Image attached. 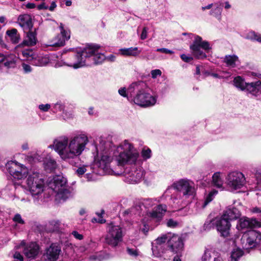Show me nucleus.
<instances>
[{"instance_id":"obj_1","label":"nucleus","mask_w":261,"mask_h":261,"mask_svg":"<svg viewBox=\"0 0 261 261\" xmlns=\"http://www.w3.org/2000/svg\"><path fill=\"white\" fill-rule=\"evenodd\" d=\"M88 142L87 136L80 134L70 138L66 136L59 137L50 146L57 152L61 160L72 164L73 160L83 153Z\"/></svg>"},{"instance_id":"obj_2","label":"nucleus","mask_w":261,"mask_h":261,"mask_svg":"<svg viewBox=\"0 0 261 261\" xmlns=\"http://www.w3.org/2000/svg\"><path fill=\"white\" fill-rule=\"evenodd\" d=\"M98 141V144L95 145L96 155L93 165L94 172L98 174L109 173L110 164L113 160L110 151L111 143L103 138H100Z\"/></svg>"},{"instance_id":"obj_3","label":"nucleus","mask_w":261,"mask_h":261,"mask_svg":"<svg viewBox=\"0 0 261 261\" xmlns=\"http://www.w3.org/2000/svg\"><path fill=\"white\" fill-rule=\"evenodd\" d=\"M146 84L142 81L132 83L128 88L131 100L141 107H147L154 106L156 102V97L150 95Z\"/></svg>"},{"instance_id":"obj_4","label":"nucleus","mask_w":261,"mask_h":261,"mask_svg":"<svg viewBox=\"0 0 261 261\" xmlns=\"http://www.w3.org/2000/svg\"><path fill=\"white\" fill-rule=\"evenodd\" d=\"M113 151V158L119 165L136 164L139 156L137 149L127 140L121 143Z\"/></svg>"},{"instance_id":"obj_5","label":"nucleus","mask_w":261,"mask_h":261,"mask_svg":"<svg viewBox=\"0 0 261 261\" xmlns=\"http://www.w3.org/2000/svg\"><path fill=\"white\" fill-rule=\"evenodd\" d=\"M94 50V47L85 46L80 53L69 57L64 64L74 69L89 66L90 63L87 62V59H89Z\"/></svg>"},{"instance_id":"obj_6","label":"nucleus","mask_w":261,"mask_h":261,"mask_svg":"<svg viewBox=\"0 0 261 261\" xmlns=\"http://www.w3.org/2000/svg\"><path fill=\"white\" fill-rule=\"evenodd\" d=\"M27 188L32 196L39 195L44 190V181L38 171H31L26 179Z\"/></svg>"},{"instance_id":"obj_7","label":"nucleus","mask_w":261,"mask_h":261,"mask_svg":"<svg viewBox=\"0 0 261 261\" xmlns=\"http://www.w3.org/2000/svg\"><path fill=\"white\" fill-rule=\"evenodd\" d=\"M49 186L60 198L65 199L70 195L69 190L67 189V179L62 175L54 176L49 183Z\"/></svg>"},{"instance_id":"obj_8","label":"nucleus","mask_w":261,"mask_h":261,"mask_svg":"<svg viewBox=\"0 0 261 261\" xmlns=\"http://www.w3.org/2000/svg\"><path fill=\"white\" fill-rule=\"evenodd\" d=\"M123 236L122 228L119 225L111 223L108 225L105 242L112 247H116L122 241Z\"/></svg>"},{"instance_id":"obj_9","label":"nucleus","mask_w":261,"mask_h":261,"mask_svg":"<svg viewBox=\"0 0 261 261\" xmlns=\"http://www.w3.org/2000/svg\"><path fill=\"white\" fill-rule=\"evenodd\" d=\"M241 242L245 249L256 247L261 245V233L255 230H250L243 235Z\"/></svg>"},{"instance_id":"obj_10","label":"nucleus","mask_w":261,"mask_h":261,"mask_svg":"<svg viewBox=\"0 0 261 261\" xmlns=\"http://www.w3.org/2000/svg\"><path fill=\"white\" fill-rule=\"evenodd\" d=\"M226 184L231 190H236L243 187L246 182L244 175L241 172L233 171L227 176Z\"/></svg>"},{"instance_id":"obj_11","label":"nucleus","mask_w":261,"mask_h":261,"mask_svg":"<svg viewBox=\"0 0 261 261\" xmlns=\"http://www.w3.org/2000/svg\"><path fill=\"white\" fill-rule=\"evenodd\" d=\"M172 187L175 190L182 192L186 198L191 196L192 198L194 191V182L185 178L179 179L173 184Z\"/></svg>"},{"instance_id":"obj_12","label":"nucleus","mask_w":261,"mask_h":261,"mask_svg":"<svg viewBox=\"0 0 261 261\" xmlns=\"http://www.w3.org/2000/svg\"><path fill=\"white\" fill-rule=\"evenodd\" d=\"M171 237L170 234H163L158 237L152 243V251L153 255L156 257H160L167 254V250L163 247V245L168 241Z\"/></svg>"},{"instance_id":"obj_13","label":"nucleus","mask_w":261,"mask_h":261,"mask_svg":"<svg viewBox=\"0 0 261 261\" xmlns=\"http://www.w3.org/2000/svg\"><path fill=\"white\" fill-rule=\"evenodd\" d=\"M184 249V243L182 239L176 234H172L168 241L166 250L167 254L170 252L172 254L180 255Z\"/></svg>"},{"instance_id":"obj_14","label":"nucleus","mask_w":261,"mask_h":261,"mask_svg":"<svg viewBox=\"0 0 261 261\" xmlns=\"http://www.w3.org/2000/svg\"><path fill=\"white\" fill-rule=\"evenodd\" d=\"M144 174V171L142 168L133 166L125 171V180L130 184H136L141 181Z\"/></svg>"},{"instance_id":"obj_15","label":"nucleus","mask_w":261,"mask_h":261,"mask_svg":"<svg viewBox=\"0 0 261 261\" xmlns=\"http://www.w3.org/2000/svg\"><path fill=\"white\" fill-rule=\"evenodd\" d=\"M60 33L58 34L54 38L50 40L48 45L50 46H63L65 45V42L70 38V32L68 29H65L64 25L61 23L59 26Z\"/></svg>"},{"instance_id":"obj_16","label":"nucleus","mask_w":261,"mask_h":261,"mask_svg":"<svg viewBox=\"0 0 261 261\" xmlns=\"http://www.w3.org/2000/svg\"><path fill=\"white\" fill-rule=\"evenodd\" d=\"M7 167L10 174L17 179L23 178L29 174L28 170L24 166L16 162L8 163Z\"/></svg>"},{"instance_id":"obj_17","label":"nucleus","mask_w":261,"mask_h":261,"mask_svg":"<svg viewBox=\"0 0 261 261\" xmlns=\"http://www.w3.org/2000/svg\"><path fill=\"white\" fill-rule=\"evenodd\" d=\"M261 227V223L255 219L242 218L239 219L237 225L238 230H245L248 228H259Z\"/></svg>"},{"instance_id":"obj_18","label":"nucleus","mask_w":261,"mask_h":261,"mask_svg":"<svg viewBox=\"0 0 261 261\" xmlns=\"http://www.w3.org/2000/svg\"><path fill=\"white\" fill-rule=\"evenodd\" d=\"M167 211V206L165 204H160L154 207L152 211L147 213V216L152 220L159 223Z\"/></svg>"},{"instance_id":"obj_19","label":"nucleus","mask_w":261,"mask_h":261,"mask_svg":"<svg viewBox=\"0 0 261 261\" xmlns=\"http://www.w3.org/2000/svg\"><path fill=\"white\" fill-rule=\"evenodd\" d=\"M209 43L203 40L202 38L197 36V59L205 58L206 53H208L211 49Z\"/></svg>"},{"instance_id":"obj_20","label":"nucleus","mask_w":261,"mask_h":261,"mask_svg":"<svg viewBox=\"0 0 261 261\" xmlns=\"http://www.w3.org/2000/svg\"><path fill=\"white\" fill-rule=\"evenodd\" d=\"M216 225L217 230L220 232L222 236L227 237L229 236L231 226L229 221L221 216L216 220Z\"/></svg>"},{"instance_id":"obj_21","label":"nucleus","mask_w":261,"mask_h":261,"mask_svg":"<svg viewBox=\"0 0 261 261\" xmlns=\"http://www.w3.org/2000/svg\"><path fill=\"white\" fill-rule=\"evenodd\" d=\"M86 46H92L95 48V50L93 53H92V55L90 56L89 59H87V62H89L90 63L89 66L92 64H101L105 60H106V56L105 55L98 52L99 46L95 44H88Z\"/></svg>"},{"instance_id":"obj_22","label":"nucleus","mask_w":261,"mask_h":261,"mask_svg":"<svg viewBox=\"0 0 261 261\" xmlns=\"http://www.w3.org/2000/svg\"><path fill=\"white\" fill-rule=\"evenodd\" d=\"M61 251V248L56 244H52L46 249L44 256L48 261H56Z\"/></svg>"},{"instance_id":"obj_23","label":"nucleus","mask_w":261,"mask_h":261,"mask_svg":"<svg viewBox=\"0 0 261 261\" xmlns=\"http://www.w3.org/2000/svg\"><path fill=\"white\" fill-rule=\"evenodd\" d=\"M21 246L24 247L23 253L29 258H34L39 253V246L35 243L32 242L24 246V243L22 242Z\"/></svg>"},{"instance_id":"obj_24","label":"nucleus","mask_w":261,"mask_h":261,"mask_svg":"<svg viewBox=\"0 0 261 261\" xmlns=\"http://www.w3.org/2000/svg\"><path fill=\"white\" fill-rule=\"evenodd\" d=\"M26 36L24 37L23 42L16 47V49L18 51L19 49L24 46H32L36 44L37 39L36 34L31 31L25 32Z\"/></svg>"},{"instance_id":"obj_25","label":"nucleus","mask_w":261,"mask_h":261,"mask_svg":"<svg viewBox=\"0 0 261 261\" xmlns=\"http://www.w3.org/2000/svg\"><path fill=\"white\" fill-rule=\"evenodd\" d=\"M17 23L24 32L32 30L33 25L31 16L27 14L20 15L17 18Z\"/></svg>"},{"instance_id":"obj_26","label":"nucleus","mask_w":261,"mask_h":261,"mask_svg":"<svg viewBox=\"0 0 261 261\" xmlns=\"http://www.w3.org/2000/svg\"><path fill=\"white\" fill-rule=\"evenodd\" d=\"M240 216V212L237 208L229 207L225 211L222 216L230 222L231 220L239 218Z\"/></svg>"},{"instance_id":"obj_27","label":"nucleus","mask_w":261,"mask_h":261,"mask_svg":"<svg viewBox=\"0 0 261 261\" xmlns=\"http://www.w3.org/2000/svg\"><path fill=\"white\" fill-rule=\"evenodd\" d=\"M119 51L121 55L127 57H137L141 53L137 47L121 48Z\"/></svg>"},{"instance_id":"obj_28","label":"nucleus","mask_w":261,"mask_h":261,"mask_svg":"<svg viewBox=\"0 0 261 261\" xmlns=\"http://www.w3.org/2000/svg\"><path fill=\"white\" fill-rule=\"evenodd\" d=\"M49 62V59L48 56H36L32 57V64L35 66H45Z\"/></svg>"},{"instance_id":"obj_29","label":"nucleus","mask_w":261,"mask_h":261,"mask_svg":"<svg viewBox=\"0 0 261 261\" xmlns=\"http://www.w3.org/2000/svg\"><path fill=\"white\" fill-rule=\"evenodd\" d=\"M6 33L12 43L16 44L19 42L20 36L16 29L13 28L11 30H8L6 31Z\"/></svg>"},{"instance_id":"obj_30","label":"nucleus","mask_w":261,"mask_h":261,"mask_svg":"<svg viewBox=\"0 0 261 261\" xmlns=\"http://www.w3.org/2000/svg\"><path fill=\"white\" fill-rule=\"evenodd\" d=\"M248 87L249 88V92L250 93L255 95L261 94V81H258L254 83H250Z\"/></svg>"},{"instance_id":"obj_31","label":"nucleus","mask_w":261,"mask_h":261,"mask_svg":"<svg viewBox=\"0 0 261 261\" xmlns=\"http://www.w3.org/2000/svg\"><path fill=\"white\" fill-rule=\"evenodd\" d=\"M233 83L237 88L242 91L246 90L249 92L248 86L249 85L250 83H246L241 76H238L235 77L233 80Z\"/></svg>"},{"instance_id":"obj_32","label":"nucleus","mask_w":261,"mask_h":261,"mask_svg":"<svg viewBox=\"0 0 261 261\" xmlns=\"http://www.w3.org/2000/svg\"><path fill=\"white\" fill-rule=\"evenodd\" d=\"M212 178V182L213 185L216 187L221 189L222 190L223 189V180L221 177V173L220 172H216L214 173Z\"/></svg>"},{"instance_id":"obj_33","label":"nucleus","mask_w":261,"mask_h":261,"mask_svg":"<svg viewBox=\"0 0 261 261\" xmlns=\"http://www.w3.org/2000/svg\"><path fill=\"white\" fill-rule=\"evenodd\" d=\"M4 59L2 62L4 63L5 66L10 68L14 67L15 64V57L13 55H4Z\"/></svg>"},{"instance_id":"obj_34","label":"nucleus","mask_w":261,"mask_h":261,"mask_svg":"<svg viewBox=\"0 0 261 261\" xmlns=\"http://www.w3.org/2000/svg\"><path fill=\"white\" fill-rule=\"evenodd\" d=\"M138 228L142 231L144 234H146L149 230V226L147 223V219L144 218L140 220V221L137 222Z\"/></svg>"},{"instance_id":"obj_35","label":"nucleus","mask_w":261,"mask_h":261,"mask_svg":"<svg viewBox=\"0 0 261 261\" xmlns=\"http://www.w3.org/2000/svg\"><path fill=\"white\" fill-rule=\"evenodd\" d=\"M238 60V57L236 55H227L225 57L224 62L228 66L234 67L236 62Z\"/></svg>"},{"instance_id":"obj_36","label":"nucleus","mask_w":261,"mask_h":261,"mask_svg":"<svg viewBox=\"0 0 261 261\" xmlns=\"http://www.w3.org/2000/svg\"><path fill=\"white\" fill-rule=\"evenodd\" d=\"M109 257L108 254L104 252L97 253L94 255H92L90 257L91 261H102L104 259H107Z\"/></svg>"},{"instance_id":"obj_37","label":"nucleus","mask_w":261,"mask_h":261,"mask_svg":"<svg viewBox=\"0 0 261 261\" xmlns=\"http://www.w3.org/2000/svg\"><path fill=\"white\" fill-rule=\"evenodd\" d=\"M44 166L46 170L51 171L56 168L57 163L54 160L47 159L45 161Z\"/></svg>"},{"instance_id":"obj_38","label":"nucleus","mask_w":261,"mask_h":261,"mask_svg":"<svg viewBox=\"0 0 261 261\" xmlns=\"http://www.w3.org/2000/svg\"><path fill=\"white\" fill-rule=\"evenodd\" d=\"M217 194V191L216 190L212 191L207 195L206 199L203 202H199L198 205H200L201 208H204L213 199L214 195Z\"/></svg>"},{"instance_id":"obj_39","label":"nucleus","mask_w":261,"mask_h":261,"mask_svg":"<svg viewBox=\"0 0 261 261\" xmlns=\"http://www.w3.org/2000/svg\"><path fill=\"white\" fill-rule=\"evenodd\" d=\"M243 251L240 249L237 248L233 249L231 253V261H238V259L243 256Z\"/></svg>"},{"instance_id":"obj_40","label":"nucleus","mask_w":261,"mask_h":261,"mask_svg":"<svg viewBox=\"0 0 261 261\" xmlns=\"http://www.w3.org/2000/svg\"><path fill=\"white\" fill-rule=\"evenodd\" d=\"M212 253L211 249L206 248L201 257L202 261H212Z\"/></svg>"},{"instance_id":"obj_41","label":"nucleus","mask_w":261,"mask_h":261,"mask_svg":"<svg viewBox=\"0 0 261 261\" xmlns=\"http://www.w3.org/2000/svg\"><path fill=\"white\" fill-rule=\"evenodd\" d=\"M141 155L144 160L150 159L151 156V150L148 148H144L141 151Z\"/></svg>"},{"instance_id":"obj_42","label":"nucleus","mask_w":261,"mask_h":261,"mask_svg":"<svg viewBox=\"0 0 261 261\" xmlns=\"http://www.w3.org/2000/svg\"><path fill=\"white\" fill-rule=\"evenodd\" d=\"M21 54L24 58L31 62L32 61V57H35V55H33V52L31 50H22Z\"/></svg>"},{"instance_id":"obj_43","label":"nucleus","mask_w":261,"mask_h":261,"mask_svg":"<svg viewBox=\"0 0 261 261\" xmlns=\"http://www.w3.org/2000/svg\"><path fill=\"white\" fill-rule=\"evenodd\" d=\"M180 222L178 221L175 220L173 219H170L167 220L166 225L168 227L171 228H175L178 226Z\"/></svg>"},{"instance_id":"obj_44","label":"nucleus","mask_w":261,"mask_h":261,"mask_svg":"<svg viewBox=\"0 0 261 261\" xmlns=\"http://www.w3.org/2000/svg\"><path fill=\"white\" fill-rule=\"evenodd\" d=\"M247 38L251 40H255L259 42H261V36L254 32H251L248 33Z\"/></svg>"},{"instance_id":"obj_45","label":"nucleus","mask_w":261,"mask_h":261,"mask_svg":"<svg viewBox=\"0 0 261 261\" xmlns=\"http://www.w3.org/2000/svg\"><path fill=\"white\" fill-rule=\"evenodd\" d=\"M118 93L122 96L124 97H127L128 100H131L130 94L128 93V90H127L126 92L125 88L123 87L119 89L118 90Z\"/></svg>"},{"instance_id":"obj_46","label":"nucleus","mask_w":261,"mask_h":261,"mask_svg":"<svg viewBox=\"0 0 261 261\" xmlns=\"http://www.w3.org/2000/svg\"><path fill=\"white\" fill-rule=\"evenodd\" d=\"M12 220L14 222L18 224H23L24 223V220L22 219L21 215L19 214L15 215Z\"/></svg>"},{"instance_id":"obj_47","label":"nucleus","mask_w":261,"mask_h":261,"mask_svg":"<svg viewBox=\"0 0 261 261\" xmlns=\"http://www.w3.org/2000/svg\"><path fill=\"white\" fill-rule=\"evenodd\" d=\"M103 212L100 213V214H97V215H98V218H94L92 219V222L93 223H95V222H98V223H99L100 224H102V223H105L106 222V220L105 219H103L102 218V215L103 214Z\"/></svg>"},{"instance_id":"obj_48","label":"nucleus","mask_w":261,"mask_h":261,"mask_svg":"<svg viewBox=\"0 0 261 261\" xmlns=\"http://www.w3.org/2000/svg\"><path fill=\"white\" fill-rule=\"evenodd\" d=\"M86 166H83L79 167L76 170L75 173L79 176H81L83 175L87 171Z\"/></svg>"},{"instance_id":"obj_49","label":"nucleus","mask_w":261,"mask_h":261,"mask_svg":"<svg viewBox=\"0 0 261 261\" xmlns=\"http://www.w3.org/2000/svg\"><path fill=\"white\" fill-rule=\"evenodd\" d=\"M162 73L161 70L158 69L152 70L150 72L151 77L153 79H156L158 76H161Z\"/></svg>"},{"instance_id":"obj_50","label":"nucleus","mask_w":261,"mask_h":261,"mask_svg":"<svg viewBox=\"0 0 261 261\" xmlns=\"http://www.w3.org/2000/svg\"><path fill=\"white\" fill-rule=\"evenodd\" d=\"M126 251L129 255L132 256L136 257L139 255L138 250L135 248H127Z\"/></svg>"},{"instance_id":"obj_51","label":"nucleus","mask_w":261,"mask_h":261,"mask_svg":"<svg viewBox=\"0 0 261 261\" xmlns=\"http://www.w3.org/2000/svg\"><path fill=\"white\" fill-rule=\"evenodd\" d=\"M39 109L43 112H47L50 108V105L49 104H41L38 107Z\"/></svg>"},{"instance_id":"obj_52","label":"nucleus","mask_w":261,"mask_h":261,"mask_svg":"<svg viewBox=\"0 0 261 261\" xmlns=\"http://www.w3.org/2000/svg\"><path fill=\"white\" fill-rule=\"evenodd\" d=\"M144 204L146 207H150L154 204V201L151 199H145L144 201Z\"/></svg>"},{"instance_id":"obj_53","label":"nucleus","mask_w":261,"mask_h":261,"mask_svg":"<svg viewBox=\"0 0 261 261\" xmlns=\"http://www.w3.org/2000/svg\"><path fill=\"white\" fill-rule=\"evenodd\" d=\"M181 59L185 62H190L193 60V58L191 56H187L185 54H182L180 55Z\"/></svg>"},{"instance_id":"obj_54","label":"nucleus","mask_w":261,"mask_h":261,"mask_svg":"<svg viewBox=\"0 0 261 261\" xmlns=\"http://www.w3.org/2000/svg\"><path fill=\"white\" fill-rule=\"evenodd\" d=\"M157 51L165 53V54H173V51L171 50L168 49L166 48H158L156 49Z\"/></svg>"},{"instance_id":"obj_55","label":"nucleus","mask_w":261,"mask_h":261,"mask_svg":"<svg viewBox=\"0 0 261 261\" xmlns=\"http://www.w3.org/2000/svg\"><path fill=\"white\" fill-rule=\"evenodd\" d=\"M13 256L15 260H17L19 261H23V257L19 252H15V253L13 254Z\"/></svg>"},{"instance_id":"obj_56","label":"nucleus","mask_w":261,"mask_h":261,"mask_svg":"<svg viewBox=\"0 0 261 261\" xmlns=\"http://www.w3.org/2000/svg\"><path fill=\"white\" fill-rule=\"evenodd\" d=\"M148 29L146 27H144L143 29L142 33L141 34V39L142 40H144L147 38Z\"/></svg>"},{"instance_id":"obj_57","label":"nucleus","mask_w":261,"mask_h":261,"mask_svg":"<svg viewBox=\"0 0 261 261\" xmlns=\"http://www.w3.org/2000/svg\"><path fill=\"white\" fill-rule=\"evenodd\" d=\"M23 69L25 73L30 72L32 71V68L31 66L25 63H23L22 65Z\"/></svg>"},{"instance_id":"obj_58","label":"nucleus","mask_w":261,"mask_h":261,"mask_svg":"<svg viewBox=\"0 0 261 261\" xmlns=\"http://www.w3.org/2000/svg\"><path fill=\"white\" fill-rule=\"evenodd\" d=\"M72 234H73V236L75 238H76V239L77 240H81L83 239V236L82 234L79 233L77 231H73L72 232Z\"/></svg>"},{"instance_id":"obj_59","label":"nucleus","mask_w":261,"mask_h":261,"mask_svg":"<svg viewBox=\"0 0 261 261\" xmlns=\"http://www.w3.org/2000/svg\"><path fill=\"white\" fill-rule=\"evenodd\" d=\"M37 8L38 10H42V9H45V10H47L48 9V6H46L45 3H42L39 5H38L37 6Z\"/></svg>"},{"instance_id":"obj_60","label":"nucleus","mask_w":261,"mask_h":261,"mask_svg":"<svg viewBox=\"0 0 261 261\" xmlns=\"http://www.w3.org/2000/svg\"><path fill=\"white\" fill-rule=\"evenodd\" d=\"M215 5L216 6L215 10L216 11V13L218 15H220L221 13V11H222L221 8L219 7L218 3L215 4Z\"/></svg>"},{"instance_id":"obj_61","label":"nucleus","mask_w":261,"mask_h":261,"mask_svg":"<svg viewBox=\"0 0 261 261\" xmlns=\"http://www.w3.org/2000/svg\"><path fill=\"white\" fill-rule=\"evenodd\" d=\"M57 7V5L55 2H53L51 4V5L49 7H48V9L50 11H53L54 10L55 8Z\"/></svg>"},{"instance_id":"obj_62","label":"nucleus","mask_w":261,"mask_h":261,"mask_svg":"<svg viewBox=\"0 0 261 261\" xmlns=\"http://www.w3.org/2000/svg\"><path fill=\"white\" fill-rule=\"evenodd\" d=\"M213 260L214 261H224L223 260L222 258L221 257V256L219 255H217L214 256Z\"/></svg>"},{"instance_id":"obj_63","label":"nucleus","mask_w":261,"mask_h":261,"mask_svg":"<svg viewBox=\"0 0 261 261\" xmlns=\"http://www.w3.org/2000/svg\"><path fill=\"white\" fill-rule=\"evenodd\" d=\"M106 59L108 60V61L113 62L115 60V56L111 55L110 56H108L107 57H106Z\"/></svg>"},{"instance_id":"obj_64","label":"nucleus","mask_w":261,"mask_h":261,"mask_svg":"<svg viewBox=\"0 0 261 261\" xmlns=\"http://www.w3.org/2000/svg\"><path fill=\"white\" fill-rule=\"evenodd\" d=\"M35 7H36L35 4L34 3H29L26 5V7L28 9H33V8H35Z\"/></svg>"}]
</instances>
